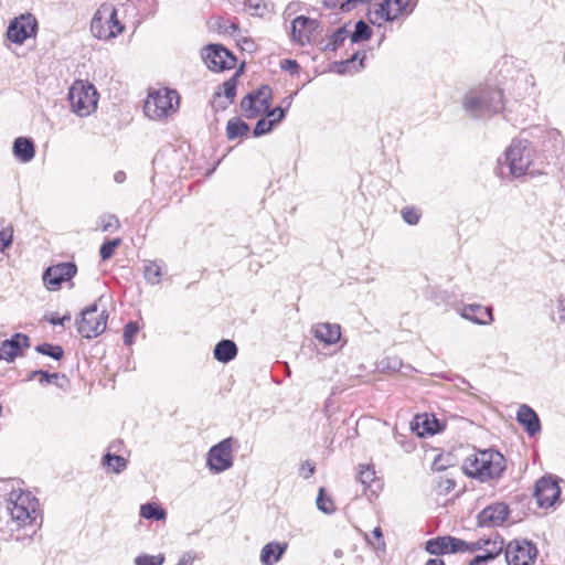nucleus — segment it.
<instances>
[{
  "label": "nucleus",
  "instance_id": "f257e3e1",
  "mask_svg": "<svg viewBox=\"0 0 565 565\" xmlns=\"http://www.w3.org/2000/svg\"><path fill=\"white\" fill-rule=\"evenodd\" d=\"M7 512L10 515V522L6 529L0 525L3 537L12 536L14 531L22 527L30 531L26 533L28 536H32L40 525L38 523V519L41 518L39 501L28 491H12L7 501Z\"/></svg>",
  "mask_w": 565,
  "mask_h": 565
},
{
  "label": "nucleus",
  "instance_id": "f03ea898",
  "mask_svg": "<svg viewBox=\"0 0 565 565\" xmlns=\"http://www.w3.org/2000/svg\"><path fill=\"white\" fill-rule=\"evenodd\" d=\"M462 105L472 117H488L503 109L502 92L489 86L472 88L465 95Z\"/></svg>",
  "mask_w": 565,
  "mask_h": 565
},
{
  "label": "nucleus",
  "instance_id": "7ed1b4c3",
  "mask_svg": "<svg viewBox=\"0 0 565 565\" xmlns=\"http://www.w3.org/2000/svg\"><path fill=\"white\" fill-rule=\"evenodd\" d=\"M462 468L466 475L486 481L501 476L505 469V459L497 450H479L465 459Z\"/></svg>",
  "mask_w": 565,
  "mask_h": 565
},
{
  "label": "nucleus",
  "instance_id": "20e7f679",
  "mask_svg": "<svg viewBox=\"0 0 565 565\" xmlns=\"http://www.w3.org/2000/svg\"><path fill=\"white\" fill-rule=\"evenodd\" d=\"M125 31V25L117 15V9L111 3H103L95 12L90 22V32L94 38L109 41Z\"/></svg>",
  "mask_w": 565,
  "mask_h": 565
},
{
  "label": "nucleus",
  "instance_id": "39448f33",
  "mask_svg": "<svg viewBox=\"0 0 565 565\" xmlns=\"http://www.w3.org/2000/svg\"><path fill=\"white\" fill-rule=\"evenodd\" d=\"M179 107L177 90L163 87L149 92L143 110L148 118L162 120L172 116Z\"/></svg>",
  "mask_w": 565,
  "mask_h": 565
},
{
  "label": "nucleus",
  "instance_id": "423d86ee",
  "mask_svg": "<svg viewBox=\"0 0 565 565\" xmlns=\"http://www.w3.org/2000/svg\"><path fill=\"white\" fill-rule=\"evenodd\" d=\"M99 94L95 86L83 79L75 81L68 89L72 111L78 117H87L96 111Z\"/></svg>",
  "mask_w": 565,
  "mask_h": 565
},
{
  "label": "nucleus",
  "instance_id": "0eeeda50",
  "mask_svg": "<svg viewBox=\"0 0 565 565\" xmlns=\"http://www.w3.org/2000/svg\"><path fill=\"white\" fill-rule=\"evenodd\" d=\"M534 149L527 140H513L505 151V162L512 177L520 178L531 173Z\"/></svg>",
  "mask_w": 565,
  "mask_h": 565
},
{
  "label": "nucleus",
  "instance_id": "6e6552de",
  "mask_svg": "<svg viewBox=\"0 0 565 565\" xmlns=\"http://www.w3.org/2000/svg\"><path fill=\"white\" fill-rule=\"evenodd\" d=\"M107 320L106 309L99 310L97 303L90 305L82 311L81 319L76 322L77 331L86 339L96 338L105 331Z\"/></svg>",
  "mask_w": 565,
  "mask_h": 565
},
{
  "label": "nucleus",
  "instance_id": "1a4fd4ad",
  "mask_svg": "<svg viewBox=\"0 0 565 565\" xmlns=\"http://www.w3.org/2000/svg\"><path fill=\"white\" fill-rule=\"evenodd\" d=\"M414 10L412 0H385L369 11V21L381 25L386 21H394L401 15H407Z\"/></svg>",
  "mask_w": 565,
  "mask_h": 565
},
{
  "label": "nucleus",
  "instance_id": "9d476101",
  "mask_svg": "<svg viewBox=\"0 0 565 565\" xmlns=\"http://www.w3.org/2000/svg\"><path fill=\"white\" fill-rule=\"evenodd\" d=\"M205 65L215 72L232 70L236 64V57L221 44H209L202 51Z\"/></svg>",
  "mask_w": 565,
  "mask_h": 565
},
{
  "label": "nucleus",
  "instance_id": "9b49d317",
  "mask_svg": "<svg viewBox=\"0 0 565 565\" xmlns=\"http://www.w3.org/2000/svg\"><path fill=\"white\" fill-rule=\"evenodd\" d=\"M536 555V546L526 540H513L505 547L508 565H531Z\"/></svg>",
  "mask_w": 565,
  "mask_h": 565
},
{
  "label": "nucleus",
  "instance_id": "f8f14e48",
  "mask_svg": "<svg viewBox=\"0 0 565 565\" xmlns=\"http://www.w3.org/2000/svg\"><path fill=\"white\" fill-rule=\"evenodd\" d=\"M77 273V267L73 263H60L50 266L43 273L42 279L45 288L50 291H56L62 284L70 281Z\"/></svg>",
  "mask_w": 565,
  "mask_h": 565
},
{
  "label": "nucleus",
  "instance_id": "ddd939ff",
  "mask_svg": "<svg viewBox=\"0 0 565 565\" xmlns=\"http://www.w3.org/2000/svg\"><path fill=\"white\" fill-rule=\"evenodd\" d=\"M233 439L226 438L213 446L207 454L209 468L218 473L233 466Z\"/></svg>",
  "mask_w": 565,
  "mask_h": 565
},
{
  "label": "nucleus",
  "instance_id": "4468645a",
  "mask_svg": "<svg viewBox=\"0 0 565 565\" xmlns=\"http://www.w3.org/2000/svg\"><path fill=\"white\" fill-rule=\"evenodd\" d=\"M38 22L31 14H22L15 18L9 25L7 35L11 42L22 44L26 39L36 33Z\"/></svg>",
  "mask_w": 565,
  "mask_h": 565
},
{
  "label": "nucleus",
  "instance_id": "2eb2a0df",
  "mask_svg": "<svg viewBox=\"0 0 565 565\" xmlns=\"http://www.w3.org/2000/svg\"><path fill=\"white\" fill-rule=\"evenodd\" d=\"M561 494V488L556 479L551 476L542 477L535 484L534 497L541 508L554 505Z\"/></svg>",
  "mask_w": 565,
  "mask_h": 565
},
{
  "label": "nucleus",
  "instance_id": "dca6fc26",
  "mask_svg": "<svg viewBox=\"0 0 565 565\" xmlns=\"http://www.w3.org/2000/svg\"><path fill=\"white\" fill-rule=\"evenodd\" d=\"M318 21L315 19L299 15L291 22V39L294 42L300 45L310 43L313 33L318 29Z\"/></svg>",
  "mask_w": 565,
  "mask_h": 565
},
{
  "label": "nucleus",
  "instance_id": "f3484780",
  "mask_svg": "<svg viewBox=\"0 0 565 565\" xmlns=\"http://www.w3.org/2000/svg\"><path fill=\"white\" fill-rule=\"evenodd\" d=\"M509 515V508L504 503H494L484 508L478 515L481 526H500Z\"/></svg>",
  "mask_w": 565,
  "mask_h": 565
},
{
  "label": "nucleus",
  "instance_id": "a211bd4d",
  "mask_svg": "<svg viewBox=\"0 0 565 565\" xmlns=\"http://www.w3.org/2000/svg\"><path fill=\"white\" fill-rule=\"evenodd\" d=\"M462 540L454 536H438L426 542V551L431 555L460 553Z\"/></svg>",
  "mask_w": 565,
  "mask_h": 565
},
{
  "label": "nucleus",
  "instance_id": "6ab92c4d",
  "mask_svg": "<svg viewBox=\"0 0 565 565\" xmlns=\"http://www.w3.org/2000/svg\"><path fill=\"white\" fill-rule=\"evenodd\" d=\"M26 347H29V337L22 333H15L11 339L2 341L0 345V360L11 362L20 355L22 349Z\"/></svg>",
  "mask_w": 565,
  "mask_h": 565
},
{
  "label": "nucleus",
  "instance_id": "aec40b11",
  "mask_svg": "<svg viewBox=\"0 0 565 565\" xmlns=\"http://www.w3.org/2000/svg\"><path fill=\"white\" fill-rule=\"evenodd\" d=\"M458 312L463 319L470 320L478 324H490L493 320L491 308L481 305H466Z\"/></svg>",
  "mask_w": 565,
  "mask_h": 565
},
{
  "label": "nucleus",
  "instance_id": "412c9836",
  "mask_svg": "<svg viewBox=\"0 0 565 565\" xmlns=\"http://www.w3.org/2000/svg\"><path fill=\"white\" fill-rule=\"evenodd\" d=\"M412 430L419 437L434 435L440 430L438 420L428 414L416 415L411 423Z\"/></svg>",
  "mask_w": 565,
  "mask_h": 565
},
{
  "label": "nucleus",
  "instance_id": "4be33fe9",
  "mask_svg": "<svg viewBox=\"0 0 565 565\" xmlns=\"http://www.w3.org/2000/svg\"><path fill=\"white\" fill-rule=\"evenodd\" d=\"M503 550V541L498 536L494 539H484L483 551L486 555L475 556L468 565H486L488 562L494 559Z\"/></svg>",
  "mask_w": 565,
  "mask_h": 565
},
{
  "label": "nucleus",
  "instance_id": "5701e85b",
  "mask_svg": "<svg viewBox=\"0 0 565 565\" xmlns=\"http://www.w3.org/2000/svg\"><path fill=\"white\" fill-rule=\"evenodd\" d=\"M315 338L324 344H333L340 340V326L332 323H317L312 327Z\"/></svg>",
  "mask_w": 565,
  "mask_h": 565
},
{
  "label": "nucleus",
  "instance_id": "b1692460",
  "mask_svg": "<svg viewBox=\"0 0 565 565\" xmlns=\"http://www.w3.org/2000/svg\"><path fill=\"white\" fill-rule=\"evenodd\" d=\"M518 422L523 425L529 435L534 436L540 431V419L536 413L527 405H522L516 415Z\"/></svg>",
  "mask_w": 565,
  "mask_h": 565
},
{
  "label": "nucleus",
  "instance_id": "393cba45",
  "mask_svg": "<svg viewBox=\"0 0 565 565\" xmlns=\"http://www.w3.org/2000/svg\"><path fill=\"white\" fill-rule=\"evenodd\" d=\"M13 154L23 163L30 162L35 156L33 141L25 137L17 138L13 142Z\"/></svg>",
  "mask_w": 565,
  "mask_h": 565
},
{
  "label": "nucleus",
  "instance_id": "a878e982",
  "mask_svg": "<svg viewBox=\"0 0 565 565\" xmlns=\"http://www.w3.org/2000/svg\"><path fill=\"white\" fill-rule=\"evenodd\" d=\"M287 548L286 543L270 542L260 551V562L263 565H274L282 556Z\"/></svg>",
  "mask_w": 565,
  "mask_h": 565
},
{
  "label": "nucleus",
  "instance_id": "bb28decb",
  "mask_svg": "<svg viewBox=\"0 0 565 565\" xmlns=\"http://www.w3.org/2000/svg\"><path fill=\"white\" fill-rule=\"evenodd\" d=\"M237 354V347L232 340H222L214 348V358L218 362L227 363Z\"/></svg>",
  "mask_w": 565,
  "mask_h": 565
},
{
  "label": "nucleus",
  "instance_id": "cd10ccee",
  "mask_svg": "<svg viewBox=\"0 0 565 565\" xmlns=\"http://www.w3.org/2000/svg\"><path fill=\"white\" fill-rule=\"evenodd\" d=\"M236 74L231 77L228 81L224 82L223 85L218 88V90L215 93V98H221L224 96L226 99V103L223 105H220L222 108H225L228 104H232L234 102V98L236 96V86H237V78Z\"/></svg>",
  "mask_w": 565,
  "mask_h": 565
},
{
  "label": "nucleus",
  "instance_id": "c85d7f7f",
  "mask_svg": "<svg viewBox=\"0 0 565 565\" xmlns=\"http://www.w3.org/2000/svg\"><path fill=\"white\" fill-rule=\"evenodd\" d=\"M241 108L245 117L252 119L267 111V108L258 106V100L253 95H246L241 102Z\"/></svg>",
  "mask_w": 565,
  "mask_h": 565
},
{
  "label": "nucleus",
  "instance_id": "c756f323",
  "mask_svg": "<svg viewBox=\"0 0 565 565\" xmlns=\"http://www.w3.org/2000/svg\"><path fill=\"white\" fill-rule=\"evenodd\" d=\"M249 127L239 118H233L227 121L226 136L230 140L247 135Z\"/></svg>",
  "mask_w": 565,
  "mask_h": 565
},
{
  "label": "nucleus",
  "instance_id": "7c9ffc66",
  "mask_svg": "<svg viewBox=\"0 0 565 565\" xmlns=\"http://www.w3.org/2000/svg\"><path fill=\"white\" fill-rule=\"evenodd\" d=\"M103 466L111 472L119 473L126 469L127 460L121 456L106 454L103 458Z\"/></svg>",
  "mask_w": 565,
  "mask_h": 565
},
{
  "label": "nucleus",
  "instance_id": "2f4dec72",
  "mask_svg": "<svg viewBox=\"0 0 565 565\" xmlns=\"http://www.w3.org/2000/svg\"><path fill=\"white\" fill-rule=\"evenodd\" d=\"M143 275L149 284L157 285L162 276V266L157 262H148L145 265Z\"/></svg>",
  "mask_w": 565,
  "mask_h": 565
},
{
  "label": "nucleus",
  "instance_id": "473e14b6",
  "mask_svg": "<svg viewBox=\"0 0 565 565\" xmlns=\"http://www.w3.org/2000/svg\"><path fill=\"white\" fill-rule=\"evenodd\" d=\"M372 36L371 28L362 20L355 23L354 31L351 34V41L353 43H360L370 40Z\"/></svg>",
  "mask_w": 565,
  "mask_h": 565
},
{
  "label": "nucleus",
  "instance_id": "72a5a7b5",
  "mask_svg": "<svg viewBox=\"0 0 565 565\" xmlns=\"http://www.w3.org/2000/svg\"><path fill=\"white\" fill-rule=\"evenodd\" d=\"M140 514L147 520H163L166 516L164 510L152 503L142 504L140 508Z\"/></svg>",
  "mask_w": 565,
  "mask_h": 565
},
{
  "label": "nucleus",
  "instance_id": "f704fd0d",
  "mask_svg": "<svg viewBox=\"0 0 565 565\" xmlns=\"http://www.w3.org/2000/svg\"><path fill=\"white\" fill-rule=\"evenodd\" d=\"M245 9L252 15L263 17L267 11V4L263 0H244Z\"/></svg>",
  "mask_w": 565,
  "mask_h": 565
},
{
  "label": "nucleus",
  "instance_id": "c9c22d12",
  "mask_svg": "<svg viewBox=\"0 0 565 565\" xmlns=\"http://www.w3.org/2000/svg\"><path fill=\"white\" fill-rule=\"evenodd\" d=\"M250 95L257 98L259 107L267 109L270 107L271 89L268 86H262Z\"/></svg>",
  "mask_w": 565,
  "mask_h": 565
},
{
  "label": "nucleus",
  "instance_id": "e433bc0d",
  "mask_svg": "<svg viewBox=\"0 0 565 565\" xmlns=\"http://www.w3.org/2000/svg\"><path fill=\"white\" fill-rule=\"evenodd\" d=\"M100 228L103 232H115L119 228V220L113 214H104L99 217Z\"/></svg>",
  "mask_w": 565,
  "mask_h": 565
},
{
  "label": "nucleus",
  "instance_id": "4c0bfd02",
  "mask_svg": "<svg viewBox=\"0 0 565 565\" xmlns=\"http://www.w3.org/2000/svg\"><path fill=\"white\" fill-rule=\"evenodd\" d=\"M35 350L44 355H49L55 360H60L63 355V349L60 345H52L50 343H43L35 348Z\"/></svg>",
  "mask_w": 565,
  "mask_h": 565
},
{
  "label": "nucleus",
  "instance_id": "58836bf2",
  "mask_svg": "<svg viewBox=\"0 0 565 565\" xmlns=\"http://www.w3.org/2000/svg\"><path fill=\"white\" fill-rule=\"evenodd\" d=\"M135 565H162L164 563V555H148L141 554L135 558Z\"/></svg>",
  "mask_w": 565,
  "mask_h": 565
},
{
  "label": "nucleus",
  "instance_id": "ea45409f",
  "mask_svg": "<svg viewBox=\"0 0 565 565\" xmlns=\"http://www.w3.org/2000/svg\"><path fill=\"white\" fill-rule=\"evenodd\" d=\"M359 480L362 484L371 487L375 481V470L372 466H360Z\"/></svg>",
  "mask_w": 565,
  "mask_h": 565
},
{
  "label": "nucleus",
  "instance_id": "a19ab883",
  "mask_svg": "<svg viewBox=\"0 0 565 565\" xmlns=\"http://www.w3.org/2000/svg\"><path fill=\"white\" fill-rule=\"evenodd\" d=\"M121 244V239L120 238H115V239H111V241H107L105 242L102 247H100V250H99V254H100V258L103 260H107L109 259L114 253H115V249Z\"/></svg>",
  "mask_w": 565,
  "mask_h": 565
},
{
  "label": "nucleus",
  "instance_id": "79ce46f5",
  "mask_svg": "<svg viewBox=\"0 0 565 565\" xmlns=\"http://www.w3.org/2000/svg\"><path fill=\"white\" fill-rule=\"evenodd\" d=\"M317 507L324 513H332L334 511V504L331 499L324 497L323 489H320L317 498Z\"/></svg>",
  "mask_w": 565,
  "mask_h": 565
},
{
  "label": "nucleus",
  "instance_id": "37998d69",
  "mask_svg": "<svg viewBox=\"0 0 565 565\" xmlns=\"http://www.w3.org/2000/svg\"><path fill=\"white\" fill-rule=\"evenodd\" d=\"M484 539L477 540L475 542H466L462 540L460 553H475L483 551Z\"/></svg>",
  "mask_w": 565,
  "mask_h": 565
},
{
  "label": "nucleus",
  "instance_id": "c03bdc74",
  "mask_svg": "<svg viewBox=\"0 0 565 565\" xmlns=\"http://www.w3.org/2000/svg\"><path fill=\"white\" fill-rule=\"evenodd\" d=\"M275 125L273 124V121H270L269 119L267 118H262L257 121L256 126H255V129H254V136L255 137H259L262 135H265L269 131H271L273 127Z\"/></svg>",
  "mask_w": 565,
  "mask_h": 565
},
{
  "label": "nucleus",
  "instance_id": "a18cd8bd",
  "mask_svg": "<svg viewBox=\"0 0 565 565\" xmlns=\"http://www.w3.org/2000/svg\"><path fill=\"white\" fill-rule=\"evenodd\" d=\"M35 376H40L39 379V382L44 385V384H49L52 382L53 379H57L58 377V374L57 373H47L45 371H33L30 375H29V380H33Z\"/></svg>",
  "mask_w": 565,
  "mask_h": 565
},
{
  "label": "nucleus",
  "instance_id": "49530a36",
  "mask_svg": "<svg viewBox=\"0 0 565 565\" xmlns=\"http://www.w3.org/2000/svg\"><path fill=\"white\" fill-rule=\"evenodd\" d=\"M265 113H266L267 119L273 121L274 125H277L278 122H280L285 117V109L281 107H276L274 109H270V107H269L268 110Z\"/></svg>",
  "mask_w": 565,
  "mask_h": 565
},
{
  "label": "nucleus",
  "instance_id": "de8ad7c7",
  "mask_svg": "<svg viewBox=\"0 0 565 565\" xmlns=\"http://www.w3.org/2000/svg\"><path fill=\"white\" fill-rule=\"evenodd\" d=\"M138 332V326L135 322H129L125 326L124 329V341L126 344H131L132 339Z\"/></svg>",
  "mask_w": 565,
  "mask_h": 565
},
{
  "label": "nucleus",
  "instance_id": "09e8293b",
  "mask_svg": "<svg viewBox=\"0 0 565 565\" xmlns=\"http://www.w3.org/2000/svg\"><path fill=\"white\" fill-rule=\"evenodd\" d=\"M402 216L406 223L409 225H415L418 223L420 215L415 209H405L402 212Z\"/></svg>",
  "mask_w": 565,
  "mask_h": 565
},
{
  "label": "nucleus",
  "instance_id": "8fccbe9b",
  "mask_svg": "<svg viewBox=\"0 0 565 565\" xmlns=\"http://www.w3.org/2000/svg\"><path fill=\"white\" fill-rule=\"evenodd\" d=\"M281 70L289 72L291 74L296 73L299 68L298 63L295 60H282L280 62Z\"/></svg>",
  "mask_w": 565,
  "mask_h": 565
},
{
  "label": "nucleus",
  "instance_id": "3c124183",
  "mask_svg": "<svg viewBox=\"0 0 565 565\" xmlns=\"http://www.w3.org/2000/svg\"><path fill=\"white\" fill-rule=\"evenodd\" d=\"M12 242V234L7 231L0 232V252H3Z\"/></svg>",
  "mask_w": 565,
  "mask_h": 565
},
{
  "label": "nucleus",
  "instance_id": "603ef678",
  "mask_svg": "<svg viewBox=\"0 0 565 565\" xmlns=\"http://www.w3.org/2000/svg\"><path fill=\"white\" fill-rule=\"evenodd\" d=\"M348 34L349 32L344 28L337 30L332 35L333 43L340 45L347 39Z\"/></svg>",
  "mask_w": 565,
  "mask_h": 565
},
{
  "label": "nucleus",
  "instance_id": "864d4df0",
  "mask_svg": "<svg viewBox=\"0 0 565 565\" xmlns=\"http://www.w3.org/2000/svg\"><path fill=\"white\" fill-rule=\"evenodd\" d=\"M371 0H347L345 2H343L341 4V10L342 11H351L353 10L354 8H356V6L359 3H367L370 2Z\"/></svg>",
  "mask_w": 565,
  "mask_h": 565
},
{
  "label": "nucleus",
  "instance_id": "5fc2aeb1",
  "mask_svg": "<svg viewBox=\"0 0 565 565\" xmlns=\"http://www.w3.org/2000/svg\"><path fill=\"white\" fill-rule=\"evenodd\" d=\"M315 472V463L311 461H306L301 466V473L303 478L308 479L310 478Z\"/></svg>",
  "mask_w": 565,
  "mask_h": 565
},
{
  "label": "nucleus",
  "instance_id": "6e6d98bb",
  "mask_svg": "<svg viewBox=\"0 0 565 565\" xmlns=\"http://www.w3.org/2000/svg\"><path fill=\"white\" fill-rule=\"evenodd\" d=\"M47 320L50 321V323L54 324V326H64V323L66 321H70L71 320V316L70 315H65L63 316L62 318H58L57 316L55 315H51Z\"/></svg>",
  "mask_w": 565,
  "mask_h": 565
},
{
  "label": "nucleus",
  "instance_id": "4d7b16f0",
  "mask_svg": "<svg viewBox=\"0 0 565 565\" xmlns=\"http://www.w3.org/2000/svg\"><path fill=\"white\" fill-rule=\"evenodd\" d=\"M195 558V554L193 552L184 553L177 565H192Z\"/></svg>",
  "mask_w": 565,
  "mask_h": 565
},
{
  "label": "nucleus",
  "instance_id": "13d9d810",
  "mask_svg": "<svg viewBox=\"0 0 565 565\" xmlns=\"http://www.w3.org/2000/svg\"><path fill=\"white\" fill-rule=\"evenodd\" d=\"M359 54H354L352 58L347 60L345 62H342L338 65L337 72L339 74H344L347 72V68L350 66L351 63H353L358 58Z\"/></svg>",
  "mask_w": 565,
  "mask_h": 565
},
{
  "label": "nucleus",
  "instance_id": "bf43d9fd",
  "mask_svg": "<svg viewBox=\"0 0 565 565\" xmlns=\"http://www.w3.org/2000/svg\"><path fill=\"white\" fill-rule=\"evenodd\" d=\"M558 320L565 323V298L561 299L557 305Z\"/></svg>",
  "mask_w": 565,
  "mask_h": 565
},
{
  "label": "nucleus",
  "instance_id": "052dcab7",
  "mask_svg": "<svg viewBox=\"0 0 565 565\" xmlns=\"http://www.w3.org/2000/svg\"><path fill=\"white\" fill-rule=\"evenodd\" d=\"M114 180L117 183H122L126 180V173L124 171H117L114 174Z\"/></svg>",
  "mask_w": 565,
  "mask_h": 565
},
{
  "label": "nucleus",
  "instance_id": "680f3d73",
  "mask_svg": "<svg viewBox=\"0 0 565 565\" xmlns=\"http://www.w3.org/2000/svg\"><path fill=\"white\" fill-rule=\"evenodd\" d=\"M222 28L226 33H234L235 31H237V25L234 22L230 23V25H224Z\"/></svg>",
  "mask_w": 565,
  "mask_h": 565
},
{
  "label": "nucleus",
  "instance_id": "e2e57ef3",
  "mask_svg": "<svg viewBox=\"0 0 565 565\" xmlns=\"http://www.w3.org/2000/svg\"><path fill=\"white\" fill-rule=\"evenodd\" d=\"M426 565H445V563L440 558H430V559H428Z\"/></svg>",
  "mask_w": 565,
  "mask_h": 565
},
{
  "label": "nucleus",
  "instance_id": "0e129e2a",
  "mask_svg": "<svg viewBox=\"0 0 565 565\" xmlns=\"http://www.w3.org/2000/svg\"><path fill=\"white\" fill-rule=\"evenodd\" d=\"M373 535H374L376 539H381V537H382L381 529H380V527L374 529V531H373Z\"/></svg>",
  "mask_w": 565,
  "mask_h": 565
},
{
  "label": "nucleus",
  "instance_id": "69168bd1",
  "mask_svg": "<svg viewBox=\"0 0 565 565\" xmlns=\"http://www.w3.org/2000/svg\"><path fill=\"white\" fill-rule=\"evenodd\" d=\"M413 448H414V447H413V444H412V443H408V444H406V445H405V450H406L407 452H411V451L413 450Z\"/></svg>",
  "mask_w": 565,
  "mask_h": 565
},
{
  "label": "nucleus",
  "instance_id": "338daca9",
  "mask_svg": "<svg viewBox=\"0 0 565 565\" xmlns=\"http://www.w3.org/2000/svg\"><path fill=\"white\" fill-rule=\"evenodd\" d=\"M287 106L289 107L291 105V102H292V96H289L285 99Z\"/></svg>",
  "mask_w": 565,
  "mask_h": 565
},
{
  "label": "nucleus",
  "instance_id": "774afa93",
  "mask_svg": "<svg viewBox=\"0 0 565 565\" xmlns=\"http://www.w3.org/2000/svg\"><path fill=\"white\" fill-rule=\"evenodd\" d=\"M363 60H364V56L361 57L359 67L355 68V72L363 67Z\"/></svg>",
  "mask_w": 565,
  "mask_h": 565
}]
</instances>
